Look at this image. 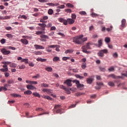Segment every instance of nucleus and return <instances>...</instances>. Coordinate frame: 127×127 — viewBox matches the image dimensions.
<instances>
[{
  "label": "nucleus",
  "mask_w": 127,
  "mask_h": 127,
  "mask_svg": "<svg viewBox=\"0 0 127 127\" xmlns=\"http://www.w3.org/2000/svg\"><path fill=\"white\" fill-rule=\"evenodd\" d=\"M61 108H62V106H61L60 105H56L55 106L54 109L57 110V114H61Z\"/></svg>",
  "instance_id": "6"
},
{
  "label": "nucleus",
  "mask_w": 127,
  "mask_h": 127,
  "mask_svg": "<svg viewBox=\"0 0 127 127\" xmlns=\"http://www.w3.org/2000/svg\"><path fill=\"white\" fill-rule=\"evenodd\" d=\"M108 53H109V51L108 49H104L100 50L98 52V55L100 57H104V54H108Z\"/></svg>",
  "instance_id": "3"
},
{
  "label": "nucleus",
  "mask_w": 127,
  "mask_h": 127,
  "mask_svg": "<svg viewBox=\"0 0 127 127\" xmlns=\"http://www.w3.org/2000/svg\"><path fill=\"white\" fill-rule=\"evenodd\" d=\"M97 85H98V86H104V84L103 83V82H97L96 83Z\"/></svg>",
  "instance_id": "47"
},
{
  "label": "nucleus",
  "mask_w": 127,
  "mask_h": 127,
  "mask_svg": "<svg viewBox=\"0 0 127 127\" xmlns=\"http://www.w3.org/2000/svg\"><path fill=\"white\" fill-rule=\"evenodd\" d=\"M82 95H84V93H82V92H77L75 94V96H76V97H79V96H82Z\"/></svg>",
  "instance_id": "38"
},
{
  "label": "nucleus",
  "mask_w": 127,
  "mask_h": 127,
  "mask_svg": "<svg viewBox=\"0 0 127 127\" xmlns=\"http://www.w3.org/2000/svg\"><path fill=\"white\" fill-rule=\"evenodd\" d=\"M41 87H44V88H47L49 85L46 83H43L41 84Z\"/></svg>",
  "instance_id": "35"
},
{
  "label": "nucleus",
  "mask_w": 127,
  "mask_h": 127,
  "mask_svg": "<svg viewBox=\"0 0 127 127\" xmlns=\"http://www.w3.org/2000/svg\"><path fill=\"white\" fill-rule=\"evenodd\" d=\"M41 38H44L45 39H49V37H48V36H46L45 35H41L40 36Z\"/></svg>",
  "instance_id": "29"
},
{
  "label": "nucleus",
  "mask_w": 127,
  "mask_h": 127,
  "mask_svg": "<svg viewBox=\"0 0 127 127\" xmlns=\"http://www.w3.org/2000/svg\"><path fill=\"white\" fill-rule=\"evenodd\" d=\"M93 80H94V78H93L92 77H89L86 79V82L87 84H89V85H90V84L92 83Z\"/></svg>",
  "instance_id": "14"
},
{
  "label": "nucleus",
  "mask_w": 127,
  "mask_h": 127,
  "mask_svg": "<svg viewBox=\"0 0 127 127\" xmlns=\"http://www.w3.org/2000/svg\"><path fill=\"white\" fill-rule=\"evenodd\" d=\"M60 60V58L58 57H55L53 58V61L54 62H57V61H59V60Z\"/></svg>",
  "instance_id": "27"
},
{
  "label": "nucleus",
  "mask_w": 127,
  "mask_h": 127,
  "mask_svg": "<svg viewBox=\"0 0 127 127\" xmlns=\"http://www.w3.org/2000/svg\"><path fill=\"white\" fill-rule=\"evenodd\" d=\"M93 45V44L91 42H88L86 44V46L82 47V49H91V46Z\"/></svg>",
  "instance_id": "7"
},
{
  "label": "nucleus",
  "mask_w": 127,
  "mask_h": 127,
  "mask_svg": "<svg viewBox=\"0 0 127 127\" xmlns=\"http://www.w3.org/2000/svg\"><path fill=\"white\" fill-rule=\"evenodd\" d=\"M64 25H67L68 24V19L64 20V22H63Z\"/></svg>",
  "instance_id": "51"
},
{
  "label": "nucleus",
  "mask_w": 127,
  "mask_h": 127,
  "mask_svg": "<svg viewBox=\"0 0 127 127\" xmlns=\"http://www.w3.org/2000/svg\"><path fill=\"white\" fill-rule=\"evenodd\" d=\"M57 8H65V5H61L58 6L57 7Z\"/></svg>",
  "instance_id": "53"
},
{
  "label": "nucleus",
  "mask_w": 127,
  "mask_h": 127,
  "mask_svg": "<svg viewBox=\"0 0 127 127\" xmlns=\"http://www.w3.org/2000/svg\"><path fill=\"white\" fill-rule=\"evenodd\" d=\"M36 60L38 62L40 61V62H45V61H47V60L46 59L37 58Z\"/></svg>",
  "instance_id": "21"
},
{
  "label": "nucleus",
  "mask_w": 127,
  "mask_h": 127,
  "mask_svg": "<svg viewBox=\"0 0 127 127\" xmlns=\"http://www.w3.org/2000/svg\"><path fill=\"white\" fill-rule=\"evenodd\" d=\"M24 68H25V65L23 64L19 66V69H24Z\"/></svg>",
  "instance_id": "63"
},
{
  "label": "nucleus",
  "mask_w": 127,
  "mask_h": 127,
  "mask_svg": "<svg viewBox=\"0 0 127 127\" xmlns=\"http://www.w3.org/2000/svg\"><path fill=\"white\" fill-rule=\"evenodd\" d=\"M73 51H74V50L72 49L67 50L66 51H65L64 53L65 54H68V53L71 54V53H73Z\"/></svg>",
  "instance_id": "23"
},
{
  "label": "nucleus",
  "mask_w": 127,
  "mask_h": 127,
  "mask_svg": "<svg viewBox=\"0 0 127 127\" xmlns=\"http://www.w3.org/2000/svg\"><path fill=\"white\" fill-rule=\"evenodd\" d=\"M73 83H75L76 87L78 89H80V90H83V88H84V84H81L79 80H73Z\"/></svg>",
  "instance_id": "4"
},
{
  "label": "nucleus",
  "mask_w": 127,
  "mask_h": 127,
  "mask_svg": "<svg viewBox=\"0 0 127 127\" xmlns=\"http://www.w3.org/2000/svg\"><path fill=\"white\" fill-rule=\"evenodd\" d=\"M7 84H13L14 81L13 80H8L7 82Z\"/></svg>",
  "instance_id": "58"
},
{
  "label": "nucleus",
  "mask_w": 127,
  "mask_h": 127,
  "mask_svg": "<svg viewBox=\"0 0 127 127\" xmlns=\"http://www.w3.org/2000/svg\"><path fill=\"white\" fill-rule=\"evenodd\" d=\"M108 85L111 87H114V86H115V83L111 81L108 83Z\"/></svg>",
  "instance_id": "41"
},
{
  "label": "nucleus",
  "mask_w": 127,
  "mask_h": 127,
  "mask_svg": "<svg viewBox=\"0 0 127 127\" xmlns=\"http://www.w3.org/2000/svg\"><path fill=\"white\" fill-rule=\"evenodd\" d=\"M82 49V52L84 53H88V49Z\"/></svg>",
  "instance_id": "59"
},
{
  "label": "nucleus",
  "mask_w": 127,
  "mask_h": 127,
  "mask_svg": "<svg viewBox=\"0 0 127 127\" xmlns=\"http://www.w3.org/2000/svg\"><path fill=\"white\" fill-rule=\"evenodd\" d=\"M48 19V16H44L43 18L40 19V22H43L44 23L45 21L44 20H47Z\"/></svg>",
  "instance_id": "18"
},
{
  "label": "nucleus",
  "mask_w": 127,
  "mask_h": 127,
  "mask_svg": "<svg viewBox=\"0 0 127 127\" xmlns=\"http://www.w3.org/2000/svg\"><path fill=\"white\" fill-rule=\"evenodd\" d=\"M5 41H6V40H5V39H2L0 40V43H1V44H4V43H5Z\"/></svg>",
  "instance_id": "45"
},
{
  "label": "nucleus",
  "mask_w": 127,
  "mask_h": 127,
  "mask_svg": "<svg viewBox=\"0 0 127 127\" xmlns=\"http://www.w3.org/2000/svg\"><path fill=\"white\" fill-rule=\"evenodd\" d=\"M76 17H77V16L76 15V14H71V18H72V19H76Z\"/></svg>",
  "instance_id": "48"
},
{
  "label": "nucleus",
  "mask_w": 127,
  "mask_h": 127,
  "mask_svg": "<svg viewBox=\"0 0 127 127\" xmlns=\"http://www.w3.org/2000/svg\"><path fill=\"white\" fill-rule=\"evenodd\" d=\"M112 29H113V26H111L110 28H106V30H107V31L108 32L112 31Z\"/></svg>",
  "instance_id": "46"
},
{
  "label": "nucleus",
  "mask_w": 127,
  "mask_h": 127,
  "mask_svg": "<svg viewBox=\"0 0 127 127\" xmlns=\"http://www.w3.org/2000/svg\"><path fill=\"white\" fill-rule=\"evenodd\" d=\"M86 67H87V65H86V64L82 63V64L81 65V68L82 69H86Z\"/></svg>",
  "instance_id": "44"
},
{
  "label": "nucleus",
  "mask_w": 127,
  "mask_h": 127,
  "mask_svg": "<svg viewBox=\"0 0 127 127\" xmlns=\"http://www.w3.org/2000/svg\"><path fill=\"white\" fill-rule=\"evenodd\" d=\"M99 69L102 72H105L106 71V68L105 67H100Z\"/></svg>",
  "instance_id": "49"
},
{
  "label": "nucleus",
  "mask_w": 127,
  "mask_h": 127,
  "mask_svg": "<svg viewBox=\"0 0 127 127\" xmlns=\"http://www.w3.org/2000/svg\"><path fill=\"white\" fill-rule=\"evenodd\" d=\"M33 96H35V97H38V98H40V94L37 92H33Z\"/></svg>",
  "instance_id": "32"
},
{
  "label": "nucleus",
  "mask_w": 127,
  "mask_h": 127,
  "mask_svg": "<svg viewBox=\"0 0 127 127\" xmlns=\"http://www.w3.org/2000/svg\"><path fill=\"white\" fill-rule=\"evenodd\" d=\"M7 86L8 85L5 84L4 86H0V92H1V91H7Z\"/></svg>",
  "instance_id": "11"
},
{
  "label": "nucleus",
  "mask_w": 127,
  "mask_h": 127,
  "mask_svg": "<svg viewBox=\"0 0 127 127\" xmlns=\"http://www.w3.org/2000/svg\"><path fill=\"white\" fill-rule=\"evenodd\" d=\"M22 38H24L25 39H31L32 38L28 36H22Z\"/></svg>",
  "instance_id": "43"
},
{
  "label": "nucleus",
  "mask_w": 127,
  "mask_h": 127,
  "mask_svg": "<svg viewBox=\"0 0 127 127\" xmlns=\"http://www.w3.org/2000/svg\"><path fill=\"white\" fill-rule=\"evenodd\" d=\"M108 78H112V79H117V78H121V76H116L115 74H111L110 75H109L108 76Z\"/></svg>",
  "instance_id": "15"
},
{
  "label": "nucleus",
  "mask_w": 127,
  "mask_h": 127,
  "mask_svg": "<svg viewBox=\"0 0 127 127\" xmlns=\"http://www.w3.org/2000/svg\"><path fill=\"white\" fill-rule=\"evenodd\" d=\"M38 25H39V26H40L38 27V30H42L43 31H44V30H45V27H46V24L45 23H39L38 24Z\"/></svg>",
  "instance_id": "5"
},
{
  "label": "nucleus",
  "mask_w": 127,
  "mask_h": 127,
  "mask_svg": "<svg viewBox=\"0 0 127 127\" xmlns=\"http://www.w3.org/2000/svg\"><path fill=\"white\" fill-rule=\"evenodd\" d=\"M45 70L48 72H52L53 69L51 67H47L45 68Z\"/></svg>",
  "instance_id": "24"
},
{
  "label": "nucleus",
  "mask_w": 127,
  "mask_h": 127,
  "mask_svg": "<svg viewBox=\"0 0 127 127\" xmlns=\"http://www.w3.org/2000/svg\"><path fill=\"white\" fill-rule=\"evenodd\" d=\"M24 95H31L32 92L30 90H27L24 92Z\"/></svg>",
  "instance_id": "25"
},
{
  "label": "nucleus",
  "mask_w": 127,
  "mask_h": 127,
  "mask_svg": "<svg viewBox=\"0 0 127 127\" xmlns=\"http://www.w3.org/2000/svg\"><path fill=\"white\" fill-rule=\"evenodd\" d=\"M64 83V84H66L67 86H68L69 87L72 86V80L70 79H67Z\"/></svg>",
  "instance_id": "9"
},
{
  "label": "nucleus",
  "mask_w": 127,
  "mask_h": 127,
  "mask_svg": "<svg viewBox=\"0 0 127 127\" xmlns=\"http://www.w3.org/2000/svg\"><path fill=\"white\" fill-rule=\"evenodd\" d=\"M21 18H23V19H27V17H26V16H25V15H22L21 16Z\"/></svg>",
  "instance_id": "57"
},
{
  "label": "nucleus",
  "mask_w": 127,
  "mask_h": 127,
  "mask_svg": "<svg viewBox=\"0 0 127 127\" xmlns=\"http://www.w3.org/2000/svg\"><path fill=\"white\" fill-rule=\"evenodd\" d=\"M21 62H24L25 64H28V59H23L21 60Z\"/></svg>",
  "instance_id": "26"
},
{
  "label": "nucleus",
  "mask_w": 127,
  "mask_h": 127,
  "mask_svg": "<svg viewBox=\"0 0 127 127\" xmlns=\"http://www.w3.org/2000/svg\"><path fill=\"white\" fill-rule=\"evenodd\" d=\"M21 42L23 43V44H25V45L28 44V41L26 39H21Z\"/></svg>",
  "instance_id": "19"
},
{
  "label": "nucleus",
  "mask_w": 127,
  "mask_h": 127,
  "mask_svg": "<svg viewBox=\"0 0 127 127\" xmlns=\"http://www.w3.org/2000/svg\"><path fill=\"white\" fill-rule=\"evenodd\" d=\"M103 46V40L100 39L98 41V44L96 45V46L98 47V48H101V47Z\"/></svg>",
  "instance_id": "12"
},
{
  "label": "nucleus",
  "mask_w": 127,
  "mask_h": 127,
  "mask_svg": "<svg viewBox=\"0 0 127 127\" xmlns=\"http://www.w3.org/2000/svg\"><path fill=\"white\" fill-rule=\"evenodd\" d=\"M47 5H49L50 6H54V3H47Z\"/></svg>",
  "instance_id": "62"
},
{
  "label": "nucleus",
  "mask_w": 127,
  "mask_h": 127,
  "mask_svg": "<svg viewBox=\"0 0 127 127\" xmlns=\"http://www.w3.org/2000/svg\"><path fill=\"white\" fill-rule=\"evenodd\" d=\"M126 21L125 19H123L122 20V24L121 25V27L120 29H123L124 28H125V27H126Z\"/></svg>",
  "instance_id": "10"
},
{
  "label": "nucleus",
  "mask_w": 127,
  "mask_h": 127,
  "mask_svg": "<svg viewBox=\"0 0 127 127\" xmlns=\"http://www.w3.org/2000/svg\"><path fill=\"white\" fill-rule=\"evenodd\" d=\"M26 88L28 90H34V89H36V87H34V86L29 84L26 85Z\"/></svg>",
  "instance_id": "13"
},
{
  "label": "nucleus",
  "mask_w": 127,
  "mask_h": 127,
  "mask_svg": "<svg viewBox=\"0 0 127 127\" xmlns=\"http://www.w3.org/2000/svg\"><path fill=\"white\" fill-rule=\"evenodd\" d=\"M75 77H76V78H78V79H80V80H82V79H84V76H81L79 74H76Z\"/></svg>",
  "instance_id": "28"
},
{
  "label": "nucleus",
  "mask_w": 127,
  "mask_h": 127,
  "mask_svg": "<svg viewBox=\"0 0 127 127\" xmlns=\"http://www.w3.org/2000/svg\"><path fill=\"white\" fill-rule=\"evenodd\" d=\"M34 46L35 49H36L37 50L38 49H44V47L42 46H40L39 45H34Z\"/></svg>",
  "instance_id": "16"
},
{
  "label": "nucleus",
  "mask_w": 127,
  "mask_h": 127,
  "mask_svg": "<svg viewBox=\"0 0 127 127\" xmlns=\"http://www.w3.org/2000/svg\"><path fill=\"white\" fill-rule=\"evenodd\" d=\"M40 77V75L39 74H37L35 76H32L33 79H34V78H39Z\"/></svg>",
  "instance_id": "55"
},
{
  "label": "nucleus",
  "mask_w": 127,
  "mask_h": 127,
  "mask_svg": "<svg viewBox=\"0 0 127 127\" xmlns=\"http://www.w3.org/2000/svg\"><path fill=\"white\" fill-rule=\"evenodd\" d=\"M5 77H7L9 76V73L8 72H5L4 73Z\"/></svg>",
  "instance_id": "64"
},
{
  "label": "nucleus",
  "mask_w": 127,
  "mask_h": 127,
  "mask_svg": "<svg viewBox=\"0 0 127 127\" xmlns=\"http://www.w3.org/2000/svg\"><path fill=\"white\" fill-rule=\"evenodd\" d=\"M66 6H67V7H71V8H73V7H74V5L70 3H66Z\"/></svg>",
  "instance_id": "36"
},
{
  "label": "nucleus",
  "mask_w": 127,
  "mask_h": 127,
  "mask_svg": "<svg viewBox=\"0 0 127 127\" xmlns=\"http://www.w3.org/2000/svg\"><path fill=\"white\" fill-rule=\"evenodd\" d=\"M6 36L8 38H12V37H13V36L11 35V34H6Z\"/></svg>",
  "instance_id": "39"
},
{
  "label": "nucleus",
  "mask_w": 127,
  "mask_h": 127,
  "mask_svg": "<svg viewBox=\"0 0 127 127\" xmlns=\"http://www.w3.org/2000/svg\"><path fill=\"white\" fill-rule=\"evenodd\" d=\"M79 13L81 15H87V13L85 11H79Z\"/></svg>",
  "instance_id": "33"
},
{
  "label": "nucleus",
  "mask_w": 127,
  "mask_h": 127,
  "mask_svg": "<svg viewBox=\"0 0 127 127\" xmlns=\"http://www.w3.org/2000/svg\"><path fill=\"white\" fill-rule=\"evenodd\" d=\"M57 46H58L57 45H53L48 46V48H57Z\"/></svg>",
  "instance_id": "31"
},
{
  "label": "nucleus",
  "mask_w": 127,
  "mask_h": 127,
  "mask_svg": "<svg viewBox=\"0 0 127 127\" xmlns=\"http://www.w3.org/2000/svg\"><path fill=\"white\" fill-rule=\"evenodd\" d=\"M9 49H11V50H15L16 49L15 47L9 46L8 47Z\"/></svg>",
  "instance_id": "61"
},
{
  "label": "nucleus",
  "mask_w": 127,
  "mask_h": 127,
  "mask_svg": "<svg viewBox=\"0 0 127 127\" xmlns=\"http://www.w3.org/2000/svg\"><path fill=\"white\" fill-rule=\"evenodd\" d=\"M11 96H12V97H14V98H18V97H21V95L19 94H11Z\"/></svg>",
  "instance_id": "22"
},
{
  "label": "nucleus",
  "mask_w": 127,
  "mask_h": 127,
  "mask_svg": "<svg viewBox=\"0 0 127 127\" xmlns=\"http://www.w3.org/2000/svg\"><path fill=\"white\" fill-rule=\"evenodd\" d=\"M37 84H38L37 81H31V85H37Z\"/></svg>",
  "instance_id": "56"
},
{
  "label": "nucleus",
  "mask_w": 127,
  "mask_h": 127,
  "mask_svg": "<svg viewBox=\"0 0 127 127\" xmlns=\"http://www.w3.org/2000/svg\"><path fill=\"white\" fill-rule=\"evenodd\" d=\"M35 55H41L42 54V52L40 51H35L34 52Z\"/></svg>",
  "instance_id": "34"
},
{
  "label": "nucleus",
  "mask_w": 127,
  "mask_h": 127,
  "mask_svg": "<svg viewBox=\"0 0 127 127\" xmlns=\"http://www.w3.org/2000/svg\"><path fill=\"white\" fill-rule=\"evenodd\" d=\"M48 12L50 15H51V14H53V10L52 9H49Z\"/></svg>",
  "instance_id": "42"
},
{
  "label": "nucleus",
  "mask_w": 127,
  "mask_h": 127,
  "mask_svg": "<svg viewBox=\"0 0 127 127\" xmlns=\"http://www.w3.org/2000/svg\"><path fill=\"white\" fill-rule=\"evenodd\" d=\"M83 35H80L79 36H75L72 38V42L75 44L80 45V44H83Z\"/></svg>",
  "instance_id": "1"
},
{
  "label": "nucleus",
  "mask_w": 127,
  "mask_h": 127,
  "mask_svg": "<svg viewBox=\"0 0 127 127\" xmlns=\"http://www.w3.org/2000/svg\"><path fill=\"white\" fill-rule=\"evenodd\" d=\"M60 88H61V89H63V90H64L65 91H66V92H68V94H70V91H69V89H68V88L64 86V85H60Z\"/></svg>",
  "instance_id": "17"
},
{
  "label": "nucleus",
  "mask_w": 127,
  "mask_h": 127,
  "mask_svg": "<svg viewBox=\"0 0 127 127\" xmlns=\"http://www.w3.org/2000/svg\"><path fill=\"white\" fill-rule=\"evenodd\" d=\"M0 51L3 55H8V54H10V51H7L5 49H1Z\"/></svg>",
  "instance_id": "8"
},
{
  "label": "nucleus",
  "mask_w": 127,
  "mask_h": 127,
  "mask_svg": "<svg viewBox=\"0 0 127 127\" xmlns=\"http://www.w3.org/2000/svg\"><path fill=\"white\" fill-rule=\"evenodd\" d=\"M43 33V32L42 31H38L36 32V34H37V35H40V34H42Z\"/></svg>",
  "instance_id": "52"
},
{
  "label": "nucleus",
  "mask_w": 127,
  "mask_h": 127,
  "mask_svg": "<svg viewBox=\"0 0 127 127\" xmlns=\"http://www.w3.org/2000/svg\"><path fill=\"white\" fill-rule=\"evenodd\" d=\"M66 12H69V13H71L72 12V10L71 9H66L64 10Z\"/></svg>",
  "instance_id": "50"
},
{
  "label": "nucleus",
  "mask_w": 127,
  "mask_h": 127,
  "mask_svg": "<svg viewBox=\"0 0 127 127\" xmlns=\"http://www.w3.org/2000/svg\"><path fill=\"white\" fill-rule=\"evenodd\" d=\"M105 41L106 43H109L111 42V39L109 37H106L105 38Z\"/></svg>",
  "instance_id": "37"
},
{
  "label": "nucleus",
  "mask_w": 127,
  "mask_h": 127,
  "mask_svg": "<svg viewBox=\"0 0 127 127\" xmlns=\"http://www.w3.org/2000/svg\"><path fill=\"white\" fill-rule=\"evenodd\" d=\"M16 66H17V64H15V63L10 64V67L11 68H16Z\"/></svg>",
  "instance_id": "30"
},
{
  "label": "nucleus",
  "mask_w": 127,
  "mask_h": 127,
  "mask_svg": "<svg viewBox=\"0 0 127 127\" xmlns=\"http://www.w3.org/2000/svg\"><path fill=\"white\" fill-rule=\"evenodd\" d=\"M91 15H92V17H96V16H98L99 15H98L97 14H96L95 13H92L91 14Z\"/></svg>",
  "instance_id": "54"
},
{
  "label": "nucleus",
  "mask_w": 127,
  "mask_h": 127,
  "mask_svg": "<svg viewBox=\"0 0 127 127\" xmlns=\"http://www.w3.org/2000/svg\"><path fill=\"white\" fill-rule=\"evenodd\" d=\"M47 93L48 94H51V93H53L52 90L48 89L47 90Z\"/></svg>",
  "instance_id": "60"
},
{
  "label": "nucleus",
  "mask_w": 127,
  "mask_h": 127,
  "mask_svg": "<svg viewBox=\"0 0 127 127\" xmlns=\"http://www.w3.org/2000/svg\"><path fill=\"white\" fill-rule=\"evenodd\" d=\"M67 22L68 23H69V24H73V23L75 22V20H73V19H71V18H68Z\"/></svg>",
  "instance_id": "20"
},
{
  "label": "nucleus",
  "mask_w": 127,
  "mask_h": 127,
  "mask_svg": "<svg viewBox=\"0 0 127 127\" xmlns=\"http://www.w3.org/2000/svg\"><path fill=\"white\" fill-rule=\"evenodd\" d=\"M11 64V62H2V64L4 65H2L3 68L0 69V71L1 72H7L8 71V68L7 67V65H9Z\"/></svg>",
  "instance_id": "2"
},
{
  "label": "nucleus",
  "mask_w": 127,
  "mask_h": 127,
  "mask_svg": "<svg viewBox=\"0 0 127 127\" xmlns=\"http://www.w3.org/2000/svg\"><path fill=\"white\" fill-rule=\"evenodd\" d=\"M108 71H109V72H113V71H115V68L114 66H111L108 69Z\"/></svg>",
  "instance_id": "40"
}]
</instances>
